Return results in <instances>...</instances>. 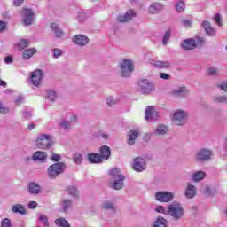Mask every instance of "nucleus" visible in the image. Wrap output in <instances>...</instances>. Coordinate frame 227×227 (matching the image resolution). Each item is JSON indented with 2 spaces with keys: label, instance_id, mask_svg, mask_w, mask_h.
I'll return each mask as SVG.
<instances>
[{
  "label": "nucleus",
  "instance_id": "338daca9",
  "mask_svg": "<svg viewBox=\"0 0 227 227\" xmlns=\"http://www.w3.org/2000/svg\"><path fill=\"white\" fill-rule=\"evenodd\" d=\"M71 121H77V116L71 117Z\"/></svg>",
  "mask_w": 227,
  "mask_h": 227
},
{
  "label": "nucleus",
  "instance_id": "4d7b16f0",
  "mask_svg": "<svg viewBox=\"0 0 227 227\" xmlns=\"http://www.w3.org/2000/svg\"><path fill=\"white\" fill-rule=\"evenodd\" d=\"M160 77L161 78V79H164L165 81H168V80H169V74H165V73H161L160 74Z\"/></svg>",
  "mask_w": 227,
  "mask_h": 227
},
{
  "label": "nucleus",
  "instance_id": "4468645a",
  "mask_svg": "<svg viewBox=\"0 0 227 227\" xmlns=\"http://www.w3.org/2000/svg\"><path fill=\"white\" fill-rule=\"evenodd\" d=\"M153 106H150L146 108L145 117V120H157L159 117V112L154 110Z\"/></svg>",
  "mask_w": 227,
  "mask_h": 227
},
{
  "label": "nucleus",
  "instance_id": "c756f323",
  "mask_svg": "<svg viewBox=\"0 0 227 227\" xmlns=\"http://www.w3.org/2000/svg\"><path fill=\"white\" fill-rule=\"evenodd\" d=\"M55 224L58 227H71L70 223H68L67 221L65 220V218H58L55 220Z\"/></svg>",
  "mask_w": 227,
  "mask_h": 227
},
{
  "label": "nucleus",
  "instance_id": "72a5a7b5",
  "mask_svg": "<svg viewBox=\"0 0 227 227\" xmlns=\"http://www.w3.org/2000/svg\"><path fill=\"white\" fill-rule=\"evenodd\" d=\"M186 93H187V89H185V87H181L178 90H176L173 91V94L176 97H182L184 95H186Z\"/></svg>",
  "mask_w": 227,
  "mask_h": 227
},
{
  "label": "nucleus",
  "instance_id": "052dcab7",
  "mask_svg": "<svg viewBox=\"0 0 227 227\" xmlns=\"http://www.w3.org/2000/svg\"><path fill=\"white\" fill-rule=\"evenodd\" d=\"M4 61L5 63H12L13 59L12 58V56H7L5 57Z\"/></svg>",
  "mask_w": 227,
  "mask_h": 227
},
{
  "label": "nucleus",
  "instance_id": "f8f14e48",
  "mask_svg": "<svg viewBox=\"0 0 227 227\" xmlns=\"http://www.w3.org/2000/svg\"><path fill=\"white\" fill-rule=\"evenodd\" d=\"M133 169L138 173L145 171V169H146V162L145 161V159L141 157L136 158L133 163Z\"/></svg>",
  "mask_w": 227,
  "mask_h": 227
},
{
  "label": "nucleus",
  "instance_id": "f704fd0d",
  "mask_svg": "<svg viewBox=\"0 0 227 227\" xmlns=\"http://www.w3.org/2000/svg\"><path fill=\"white\" fill-rule=\"evenodd\" d=\"M176 12H178L179 13H182V12H185V3H184V1H179V2L176 4Z\"/></svg>",
  "mask_w": 227,
  "mask_h": 227
},
{
  "label": "nucleus",
  "instance_id": "0e129e2a",
  "mask_svg": "<svg viewBox=\"0 0 227 227\" xmlns=\"http://www.w3.org/2000/svg\"><path fill=\"white\" fill-rule=\"evenodd\" d=\"M27 129H28V130H33V129H35V124H29V125L27 126Z\"/></svg>",
  "mask_w": 227,
  "mask_h": 227
},
{
  "label": "nucleus",
  "instance_id": "4c0bfd02",
  "mask_svg": "<svg viewBox=\"0 0 227 227\" xmlns=\"http://www.w3.org/2000/svg\"><path fill=\"white\" fill-rule=\"evenodd\" d=\"M67 191L71 196H75V197L79 196V192H77V188H75L74 186H69L67 188Z\"/></svg>",
  "mask_w": 227,
  "mask_h": 227
},
{
  "label": "nucleus",
  "instance_id": "9d476101",
  "mask_svg": "<svg viewBox=\"0 0 227 227\" xmlns=\"http://www.w3.org/2000/svg\"><path fill=\"white\" fill-rule=\"evenodd\" d=\"M155 198L157 201H160L161 203H168V201L173 200V193L168 192H158L155 194Z\"/></svg>",
  "mask_w": 227,
  "mask_h": 227
},
{
  "label": "nucleus",
  "instance_id": "6e6d98bb",
  "mask_svg": "<svg viewBox=\"0 0 227 227\" xmlns=\"http://www.w3.org/2000/svg\"><path fill=\"white\" fill-rule=\"evenodd\" d=\"M191 24H192V21H191L189 20H183V25L185 26L186 27H191Z\"/></svg>",
  "mask_w": 227,
  "mask_h": 227
},
{
  "label": "nucleus",
  "instance_id": "5fc2aeb1",
  "mask_svg": "<svg viewBox=\"0 0 227 227\" xmlns=\"http://www.w3.org/2000/svg\"><path fill=\"white\" fill-rule=\"evenodd\" d=\"M36 207H38V204L35 201H30L28 204V208L35 209L36 208Z\"/></svg>",
  "mask_w": 227,
  "mask_h": 227
},
{
  "label": "nucleus",
  "instance_id": "a878e982",
  "mask_svg": "<svg viewBox=\"0 0 227 227\" xmlns=\"http://www.w3.org/2000/svg\"><path fill=\"white\" fill-rule=\"evenodd\" d=\"M34 54H36V50L35 48H31L25 50L22 56L24 59H30Z\"/></svg>",
  "mask_w": 227,
  "mask_h": 227
},
{
  "label": "nucleus",
  "instance_id": "1a4fd4ad",
  "mask_svg": "<svg viewBox=\"0 0 227 227\" xmlns=\"http://www.w3.org/2000/svg\"><path fill=\"white\" fill-rule=\"evenodd\" d=\"M185 120H187V113L182 110L174 113L173 123L175 125H184Z\"/></svg>",
  "mask_w": 227,
  "mask_h": 227
},
{
  "label": "nucleus",
  "instance_id": "2eb2a0df",
  "mask_svg": "<svg viewBox=\"0 0 227 227\" xmlns=\"http://www.w3.org/2000/svg\"><path fill=\"white\" fill-rule=\"evenodd\" d=\"M73 42L76 45H80L81 47H83V45H87V43H88V42H90V40L84 35H76L74 36Z\"/></svg>",
  "mask_w": 227,
  "mask_h": 227
},
{
  "label": "nucleus",
  "instance_id": "39448f33",
  "mask_svg": "<svg viewBox=\"0 0 227 227\" xmlns=\"http://www.w3.org/2000/svg\"><path fill=\"white\" fill-rule=\"evenodd\" d=\"M134 72V64L130 59H124L121 64V75L122 77H130V74Z\"/></svg>",
  "mask_w": 227,
  "mask_h": 227
},
{
  "label": "nucleus",
  "instance_id": "20e7f679",
  "mask_svg": "<svg viewBox=\"0 0 227 227\" xmlns=\"http://www.w3.org/2000/svg\"><path fill=\"white\" fill-rule=\"evenodd\" d=\"M52 137L49 135L43 134L36 139V146L41 148V150H47L52 146Z\"/></svg>",
  "mask_w": 227,
  "mask_h": 227
},
{
  "label": "nucleus",
  "instance_id": "e433bc0d",
  "mask_svg": "<svg viewBox=\"0 0 227 227\" xmlns=\"http://www.w3.org/2000/svg\"><path fill=\"white\" fill-rule=\"evenodd\" d=\"M169 38H171V32L169 30H168L167 32H165V34L163 35V40H162L163 45L168 44V42H169Z\"/></svg>",
  "mask_w": 227,
  "mask_h": 227
},
{
  "label": "nucleus",
  "instance_id": "a211bd4d",
  "mask_svg": "<svg viewBox=\"0 0 227 227\" xmlns=\"http://www.w3.org/2000/svg\"><path fill=\"white\" fill-rule=\"evenodd\" d=\"M185 196L190 200L194 198L196 196V186L192 185L191 183H188Z\"/></svg>",
  "mask_w": 227,
  "mask_h": 227
},
{
  "label": "nucleus",
  "instance_id": "58836bf2",
  "mask_svg": "<svg viewBox=\"0 0 227 227\" xmlns=\"http://www.w3.org/2000/svg\"><path fill=\"white\" fill-rule=\"evenodd\" d=\"M39 221H41L43 224V226L45 227H49V218H47V216L43 215H39Z\"/></svg>",
  "mask_w": 227,
  "mask_h": 227
},
{
  "label": "nucleus",
  "instance_id": "bf43d9fd",
  "mask_svg": "<svg viewBox=\"0 0 227 227\" xmlns=\"http://www.w3.org/2000/svg\"><path fill=\"white\" fill-rule=\"evenodd\" d=\"M208 74H209V75H215V74H217V69H215V68H209L208 69Z\"/></svg>",
  "mask_w": 227,
  "mask_h": 227
},
{
  "label": "nucleus",
  "instance_id": "e2e57ef3",
  "mask_svg": "<svg viewBox=\"0 0 227 227\" xmlns=\"http://www.w3.org/2000/svg\"><path fill=\"white\" fill-rule=\"evenodd\" d=\"M24 3V0H14V6H20Z\"/></svg>",
  "mask_w": 227,
  "mask_h": 227
},
{
  "label": "nucleus",
  "instance_id": "6e6552de",
  "mask_svg": "<svg viewBox=\"0 0 227 227\" xmlns=\"http://www.w3.org/2000/svg\"><path fill=\"white\" fill-rule=\"evenodd\" d=\"M30 77L34 86H40L42 79H43V72H42V69H36L31 73Z\"/></svg>",
  "mask_w": 227,
  "mask_h": 227
},
{
  "label": "nucleus",
  "instance_id": "3c124183",
  "mask_svg": "<svg viewBox=\"0 0 227 227\" xmlns=\"http://www.w3.org/2000/svg\"><path fill=\"white\" fill-rule=\"evenodd\" d=\"M60 127H63V129H69L70 128V123H68V121H63L60 123Z\"/></svg>",
  "mask_w": 227,
  "mask_h": 227
},
{
  "label": "nucleus",
  "instance_id": "b1692460",
  "mask_svg": "<svg viewBox=\"0 0 227 227\" xmlns=\"http://www.w3.org/2000/svg\"><path fill=\"white\" fill-rule=\"evenodd\" d=\"M160 10H162V4L156 3V4H153L150 7H149V13H159V12H160Z\"/></svg>",
  "mask_w": 227,
  "mask_h": 227
},
{
  "label": "nucleus",
  "instance_id": "0eeeda50",
  "mask_svg": "<svg viewBox=\"0 0 227 227\" xmlns=\"http://www.w3.org/2000/svg\"><path fill=\"white\" fill-rule=\"evenodd\" d=\"M203 42H205V40H203V38L201 37L197 38V43L196 40L194 39H188L184 40L181 46L183 47V49H185L186 51H191L192 49H196L197 43L198 45H201Z\"/></svg>",
  "mask_w": 227,
  "mask_h": 227
},
{
  "label": "nucleus",
  "instance_id": "603ef678",
  "mask_svg": "<svg viewBox=\"0 0 227 227\" xmlns=\"http://www.w3.org/2000/svg\"><path fill=\"white\" fill-rule=\"evenodd\" d=\"M216 102H220V103H224L227 102V98L226 97H218L215 98Z\"/></svg>",
  "mask_w": 227,
  "mask_h": 227
},
{
  "label": "nucleus",
  "instance_id": "bb28decb",
  "mask_svg": "<svg viewBox=\"0 0 227 227\" xmlns=\"http://www.w3.org/2000/svg\"><path fill=\"white\" fill-rule=\"evenodd\" d=\"M29 192L30 194H39L40 193V185L36 183L29 184Z\"/></svg>",
  "mask_w": 227,
  "mask_h": 227
},
{
  "label": "nucleus",
  "instance_id": "6ab92c4d",
  "mask_svg": "<svg viewBox=\"0 0 227 227\" xmlns=\"http://www.w3.org/2000/svg\"><path fill=\"white\" fill-rule=\"evenodd\" d=\"M100 156L102 157V160H107V159H109V157H111V148H109V146L107 145H103L100 148Z\"/></svg>",
  "mask_w": 227,
  "mask_h": 227
},
{
  "label": "nucleus",
  "instance_id": "dca6fc26",
  "mask_svg": "<svg viewBox=\"0 0 227 227\" xmlns=\"http://www.w3.org/2000/svg\"><path fill=\"white\" fill-rule=\"evenodd\" d=\"M136 17V12L134 11H128L123 16L118 17L119 22H129V20H132Z\"/></svg>",
  "mask_w": 227,
  "mask_h": 227
},
{
  "label": "nucleus",
  "instance_id": "37998d69",
  "mask_svg": "<svg viewBox=\"0 0 227 227\" xmlns=\"http://www.w3.org/2000/svg\"><path fill=\"white\" fill-rule=\"evenodd\" d=\"M0 113L2 114H6V113H10V109L8 107L4 106L3 103L0 101Z\"/></svg>",
  "mask_w": 227,
  "mask_h": 227
},
{
  "label": "nucleus",
  "instance_id": "f3484780",
  "mask_svg": "<svg viewBox=\"0 0 227 227\" xmlns=\"http://www.w3.org/2000/svg\"><path fill=\"white\" fill-rule=\"evenodd\" d=\"M88 160L91 164H100L102 162V156L97 153H90L88 154Z\"/></svg>",
  "mask_w": 227,
  "mask_h": 227
},
{
  "label": "nucleus",
  "instance_id": "864d4df0",
  "mask_svg": "<svg viewBox=\"0 0 227 227\" xmlns=\"http://www.w3.org/2000/svg\"><path fill=\"white\" fill-rule=\"evenodd\" d=\"M6 29V22L4 21H0V33H3Z\"/></svg>",
  "mask_w": 227,
  "mask_h": 227
},
{
  "label": "nucleus",
  "instance_id": "f03ea898",
  "mask_svg": "<svg viewBox=\"0 0 227 227\" xmlns=\"http://www.w3.org/2000/svg\"><path fill=\"white\" fill-rule=\"evenodd\" d=\"M167 214L176 221H178V219L184 217V208L179 203L174 202L168 206Z\"/></svg>",
  "mask_w": 227,
  "mask_h": 227
},
{
  "label": "nucleus",
  "instance_id": "a19ab883",
  "mask_svg": "<svg viewBox=\"0 0 227 227\" xmlns=\"http://www.w3.org/2000/svg\"><path fill=\"white\" fill-rule=\"evenodd\" d=\"M74 162H75V164H81V162H82V155H81V153H76L73 158Z\"/></svg>",
  "mask_w": 227,
  "mask_h": 227
},
{
  "label": "nucleus",
  "instance_id": "09e8293b",
  "mask_svg": "<svg viewBox=\"0 0 227 227\" xmlns=\"http://www.w3.org/2000/svg\"><path fill=\"white\" fill-rule=\"evenodd\" d=\"M63 54V51L56 48L53 50V56L54 58H59V56H61Z\"/></svg>",
  "mask_w": 227,
  "mask_h": 227
},
{
  "label": "nucleus",
  "instance_id": "9b49d317",
  "mask_svg": "<svg viewBox=\"0 0 227 227\" xmlns=\"http://www.w3.org/2000/svg\"><path fill=\"white\" fill-rule=\"evenodd\" d=\"M213 153L212 151L208 149H201L197 153V160H200L201 162H205L207 160H210V158L212 157Z\"/></svg>",
  "mask_w": 227,
  "mask_h": 227
},
{
  "label": "nucleus",
  "instance_id": "8fccbe9b",
  "mask_svg": "<svg viewBox=\"0 0 227 227\" xmlns=\"http://www.w3.org/2000/svg\"><path fill=\"white\" fill-rule=\"evenodd\" d=\"M106 102L109 107H112V106H114V104H116V100L113 99L112 98H108Z\"/></svg>",
  "mask_w": 227,
  "mask_h": 227
},
{
  "label": "nucleus",
  "instance_id": "69168bd1",
  "mask_svg": "<svg viewBox=\"0 0 227 227\" xmlns=\"http://www.w3.org/2000/svg\"><path fill=\"white\" fill-rule=\"evenodd\" d=\"M0 86H4V88H6V82L0 80Z\"/></svg>",
  "mask_w": 227,
  "mask_h": 227
},
{
  "label": "nucleus",
  "instance_id": "c85d7f7f",
  "mask_svg": "<svg viewBox=\"0 0 227 227\" xmlns=\"http://www.w3.org/2000/svg\"><path fill=\"white\" fill-rule=\"evenodd\" d=\"M153 65L157 68H169V62L168 61L156 60Z\"/></svg>",
  "mask_w": 227,
  "mask_h": 227
},
{
  "label": "nucleus",
  "instance_id": "f257e3e1",
  "mask_svg": "<svg viewBox=\"0 0 227 227\" xmlns=\"http://www.w3.org/2000/svg\"><path fill=\"white\" fill-rule=\"evenodd\" d=\"M65 169H67V165L65 163H54L48 168V176L51 180H54V178H58L59 175H63V173H65Z\"/></svg>",
  "mask_w": 227,
  "mask_h": 227
},
{
  "label": "nucleus",
  "instance_id": "49530a36",
  "mask_svg": "<svg viewBox=\"0 0 227 227\" xmlns=\"http://www.w3.org/2000/svg\"><path fill=\"white\" fill-rule=\"evenodd\" d=\"M51 160H53V162H59V160H61V156L56 153H53L51 155Z\"/></svg>",
  "mask_w": 227,
  "mask_h": 227
},
{
  "label": "nucleus",
  "instance_id": "680f3d73",
  "mask_svg": "<svg viewBox=\"0 0 227 227\" xmlns=\"http://www.w3.org/2000/svg\"><path fill=\"white\" fill-rule=\"evenodd\" d=\"M151 137H152V135L150 133H146L144 136V141H150Z\"/></svg>",
  "mask_w": 227,
  "mask_h": 227
},
{
  "label": "nucleus",
  "instance_id": "a18cd8bd",
  "mask_svg": "<svg viewBox=\"0 0 227 227\" xmlns=\"http://www.w3.org/2000/svg\"><path fill=\"white\" fill-rule=\"evenodd\" d=\"M48 98H49V100H51V102H54V100H56V92L50 90V91L48 92Z\"/></svg>",
  "mask_w": 227,
  "mask_h": 227
},
{
  "label": "nucleus",
  "instance_id": "13d9d810",
  "mask_svg": "<svg viewBox=\"0 0 227 227\" xmlns=\"http://www.w3.org/2000/svg\"><path fill=\"white\" fill-rule=\"evenodd\" d=\"M218 88H221L223 91H227V82H223L220 85H218Z\"/></svg>",
  "mask_w": 227,
  "mask_h": 227
},
{
  "label": "nucleus",
  "instance_id": "412c9836",
  "mask_svg": "<svg viewBox=\"0 0 227 227\" xmlns=\"http://www.w3.org/2000/svg\"><path fill=\"white\" fill-rule=\"evenodd\" d=\"M202 27H204L207 35H208L209 36H214L215 35V29L212 27L210 22L203 21Z\"/></svg>",
  "mask_w": 227,
  "mask_h": 227
},
{
  "label": "nucleus",
  "instance_id": "5701e85b",
  "mask_svg": "<svg viewBox=\"0 0 227 227\" xmlns=\"http://www.w3.org/2000/svg\"><path fill=\"white\" fill-rule=\"evenodd\" d=\"M153 227H168V220L163 217L158 216Z\"/></svg>",
  "mask_w": 227,
  "mask_h": 227
},
{
  "label": "nucleus",
  "instance_id": "473e14b6",
  "mask_svg": "<svg viewBox=\"0 0 227 227\" xmlns=\"http://www.w3.org/2000/svg\"><path fill=\"white\" fill-rule=\"evenodd\" d=\"M168 132V127L164 125H159L156 129V135L162 136Z\"/></svg>",
  "mask_w": 227,
  "mask_h": 227
},
{
  "label": "nucleus",
  "instance_id": "ddd939ff",
  "mask_svg": "<svg viewBox=\"0 0 227 227\" xmlns=\"http://www.w3.org/2000/svg\"><path fill=\"white\" fill-rule=\"evenodd\" d=\"M23 24L25 26H31L33 24V11L31 9H23Z\"/></svg>",
  "mask_w": 227,
  "mask_h": 227
},
{
  "label": "nucleus",
  "instance_id": "c9c22d12",
  "mask_svg": "<svg viewBox=\"0 0 227 227\" xmlns=\"http://www.w3.org/2000/svg\"><path fill=\"white\" fill-rule=\"evenodd\" d=\"M102 208L104 210H116V207H114V204L111 203L109 201H106V202L103 203Z\"/></svg>",
  "mask_w": 227,
  "mask_h": 227
},
{
  "label": "nucleus",
  "instance_id": "2f4dec72",
  "mask_svg": "<svg viewBox=\"0 0 227 227\" xmlns=\"http://www.w3.org/2000/svg\"><path fill=\"white\" fill-rule=\"evenodd\" d=\"M51 27L53 29L57 38H61V36H63V31L58 28V25L56 23H51Z\"/></svg>",
  "mask_w": 227,
  "mask_h": 227
},
{
  "label": "nucleus",
  "instance_id": "7c9ffc66",
  "mask_svg": "<svg viewBox=\"0 0 227 227\" xmlns=\"http://www.w3.org/2000/svg\"><path fill=\"white\" fill-rule=\"evenodd\" d=\"M27 47H29V41L27 39H21L18 43V49L20 51H24Z\"/></svg>",
  "mask_w": 227,
  "mask_h": 227
},
{
  "label": "nucleus",
  "instance_id": "79ce46f5",
  "mask_svg": "<svg viewBox=\"0 0 227 227\" xmlns=\"http://www.w3.org/2000/svg\"><path fill=\"white\" fill-rule=\"evenodd\" d=\"M1 227H12V221L8 218H4L1 223Z\"/></svg>",
  "mask_w": 227,
  "mask_h": 227
},
{
  "label": "nucleus",
  "instance_id": "7ed1b4c3",
  "mask_svg": "<svg viewBox=\"0 0 227 227\" xmlns=\"http://www.w3.org/2000/svg\"><path fill=\"white\" fill-rule=\"evenodd\" d=\"M110 175L114 176V178H118V180H116L113 184L114 189H115V191H120V189H123V180H125V176L120 174V169L116 168H112Z\"/></svg>",
  "mask_w": 227,
  "mask_h": 227
},
{
  "label": "nucleus",
  "instance_id": "c03bdc74",
  "mask_svg": "<svg viewBox=\"0 0 227 227\" xmlns=\"http://www.w3.org/2000/svg\"><path fill=\"white\" fill-rule=\"evenodd\" d=\"M156 212H158L159 214H164L165 215H167L168 214V210H166L162 206H158L156 207Z\"/></svg>",
  "mask_w": 227,
  "mask_h": 227
},
{
  "label": "nucleus",
  "instance_id": "aec40b11",
  "mask_svg": "<svg viewBox=\"0 0 227 227\" xmlns=\"http://www.w3.org/2000/svg\"><path fill=\"white\" fill-rule=\"evenodd\" d=\"M137 137H139V133L137 130H130L128 133V145H135Z\"/></svg>",
  "mask_w": 227,
  "mask_h": 227
},
{
  "label": "nucleus",
  "instance_id": "393cba45",
  "mask_svg": "<svg viewBox=\"0 0 227 227\" xmlns=\"http://www.w3.org/2000/svg\"><path fill=\"white\" fill-rule=\"evenodd\" d=\"M12 211L14 214H21V215L26 214V208H24V206H22L20 204H16L14 206H12Z\"/></svg>",
  "mask_w": 227,
  "mask_h": 227
},
{
  "label": "nucleus",
  "instance_id": "ea45409f",
  "mask_svg": "<svg viewBox=\"0 0 227 227\" xmlns=\"http://www.w3.org/2000/svg\"><path fill=\"white\" fill-rule=\"evenodd\" d=\"M70 207H72V200H64L63 206H62L64 212H67V210H68Z\"/></svg>",
  "mask_w": 227,
  "mask_h": 227
},
{
  "label": "nucleus",
  "instance_id": "423d86ee",
  "mask_svg": "<svg viewBox=\"0 0 227 227\" xmlns=\"http://www.w3.org/2000/svg\"><path fill=\"white\" fill-rule=\"evenodd\" d=\"M138 86L140 91L143 92L145 95H148V93H152L155 90V86L150 82L148 80H140L138 82Z\"/></svg>",
  "mask_w": 227,
  "mask_h": 227
},
{
  "label": "nucleus",
  "instance_id": "cd10ccee",
  "mask_svg": "<svg viewBox=\"0 0 227 227\" xmlns=\"http://www.w3.org/2000/svg\"><path fill=\"white\" fill-rule=\"evenodd\" d=\"M207 176V174L203 171H197L193 176L192 180L193 182H200V180H203Z\"/></svg>",
  "mask_w": 227,
  "mask_h": 227
},
{
  "label": "nucleus",
  "instance_id": "de8ad7c7",
  "mask_svg": "<svg viewBox=\"0 0 227 227\" xmlns=\"http://www.w3.org/2000/svg\"><path fill=\"white\" fill-rule=\"evenodd\" d=\"M214 20L217 24V26H223V21H221V15L215 14Z\"/></svg>",
  "mask_w": 227,
  "mask_h": 227
},
{
  "label": "nucleus",
  "instance_id": "4be33fe9",
  "mask_svg": "<svg viewBox=\"0 0 227 227\" xmlns=\"http://www.w3.org/2000/svg\"><path fill=\"white\" fill-rule=\"evenodd\" d=\"M47 159V153L45 152L37 151L33 154L34 160H45Z\"/></svg>",
  "mask_w": 227,
  "mask_h": 227
},
{
  "label": "nucleus",
  "instance_id": "774afa93",
  "mask_svg": "<svg viewBox=\"0 0 227 227\" xmlns=\"http://www.w3.org/2000/svg\"><path fill=\"white\" fill-rule=\"evenodd\" d=\"M208 192H210V188L207 187L206 188V193L208 194Z\"/></svg>",
  "mask_w": 227,
  "mask_h": 227
}]
</instances>
